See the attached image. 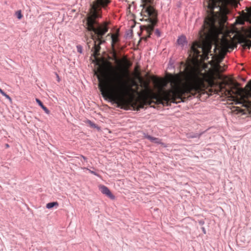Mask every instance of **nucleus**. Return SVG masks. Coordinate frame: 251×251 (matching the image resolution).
Masks as SVG:
<instances>
[{
    "mask_svg": "<svg viewBox=\"0 0 251 251\" xmlns=\"http://www.w3.org/2000/svg\"><path fill=\"white\" fill-rule=\"evenodd\" d=\"M202 133H189L186 134V136L188 138H200Z\"/></svg>",
    "mask_w": 251,
    "mask_h": 251,
    "instance_id": "ddd939ff",
    "label": "nucleus"
},
{
    "mask_svg": "<svg viewBox=\"0 0 251 251\" xmlns=\"http://www.w3.org/2000/svg\"><path fill=\"white\" fill-rule=\"evenodd\" d=\"M177 44L181 46H184L186 43V38L185 36H181L179 37L177 40Z\"/></svg>",
    "mask_w": 251,
    "mask_h": 251,
    "instance_id": "9b49d317",
    "label": "nucleus"
},
{
    "mask_svg": "<svg viewBox=\"0 0 251 251\" xmlns=\"http://www.w3.org/2000/svg\"><path fill=\"white\" fill-rule=\"evenodd\" d=\"M143 9L141 14L143 16V19L146 18L145 21H148L149 24L144 27L147 33L148 34L147 38L150 37L151 32L154 29V27L157 22V13L153 7L154 0H143Z\"/></svg>",
    "mask_w": 251,
    "mask_h": 251,
    "instance_id": "20e7f679",
    "label": "nucleus"
},
{
    "mask_svg": "<svg viewBox=\"0 0 251 251\" xmlns=\"http://www.w3.org/2000/svg\"><path fill=\"white\" fill-rule=\"evenodd\" d=\"M110 2V0H95L91 4L90 12L87 18L86 25L87 29L91 32V39L88 41V37H85L87 44L89 49H90L91 44L93 43L94 46L91 50L93 51V55L96 59L100 55V45L105 42L102 39V36L108 31V27L107 25L104 23L102 25L99 24L96 19L100 17V11L101 7H105Z\"/></svg>",
    "mask_w": 251,
    "mask_h": 251,
    "instance_id": "7ed1b4c3",
    "label": "nucleus"
},
{
    "mask_svg": "<svg viewBox=\"0 0 251 251\" xmlns=\"http://www.w3.org/2000/svg\"><path fill=\"white\" fill-rule=\"evenodd\" d=\"M155 34L158 36L159 37L160 36V32L159 30V29H156L155 30Z\"/></svg>",
    "mask_w": 251,
    "mask_h": 251,
    "instance_id": "5701e85b",
    "label": "nucleus"
},
{
    "mask_svg": "<svg viewBox=\"0 0 251 251\" xmlns=\"http://www.w3.org/2000/svg\"><path fill=\"white\" fill-rule=\"evenodd\" d=\"M80 157L82 158L85 162H87V158L83 155H80Z\"/></svg>",
    "mask_w": 251,
    "mask_h": 251,
    "instance_id": "b1692460",
    "label": "nucleus"
},
{
    "mask_svg": "<svg viewBox=\"0 0 251 251\" xmlns=\"http://www.w3.org/2000/svg\"><path fill=\"white\" fill-rule=\"evenodd\" d=\"M214 69L216 72L219 73L221 71H223L222 67L219 64V63L216 64L214 66Z\"/></svg>",
    "mask_w": 251,
    "mask_h": 251,
    "instance_id": "a211bd4d",
    "label": "nucleus"
},
{
    "mask_svg": "<svg viewBox=\"0 0 251 251\" xmlns=\"http://www.w3.org/2000/svg\"><path fill=\"white\" fill-rule=\"evenodd\" d=\"M6 147L7 148L9 147V145H8V144H6Z\"/></svg>",
    "mask_w": 251,
    "mask_h": 251,
    "instance_id": "bb28decb",
    "label": "nucleus"
},
{
    "mask_svg": "<svg viewBox=\"0 0 251 251\" xmlns=\"http://www.w3.org/2000/svg\"><path fill=\"white\" fill-rule=\"evenodd\" d=\"M15 15L18 19H21L23 17V15L21 10H18L16 12Z\"/></svg>",
    "mask_w": 251,
    "mask_h": 251,
    "instance_id": "6ab92c4d",
    "label": "nucleus"
},
{
    "mask_svg": "<svg viewBox=\"0 0 251 251\" xmlns=\"http://www.w3.org/2000/svg\"><path fill=\"white\" fill-rule=\"evenodd\" d=\"M245 41L244 39L242 40V41L240 42V43H244Z\"/></svg>",
    "mask_w": 251,
    "mask_h": 251,
    "instance_id": "a878e982",
    "label": "nucleus"
},
{
    "mask_svg": "<svg viewBox=\"0 0 251 251\" xmlns=\"http://www.w3.org/2000/svg\"><path fill=\"white\" fill-rule=\"evenodd\" d=\"M98 72L99 88L103 97L117 104L118 107L126 105L127 103L126 97L128 90L122 73L109 62L100 66Z\"/></svg>",
    "mask_w": 251,
    "mask_h": 251,
    "instance_id": "f03ea898",
    "label": "nucleus"
},
{
    "mask_svg": "<svg viewBox=\"0 0 251 251\" xmlns=\"http://www.w3.org/2000/svg\"><path fill=\"white\" fill-rule=\"evenodd\" d=\"M86 123L90 125V126L93 128H97L99 130L100 129V127L98 125H97L96 124H95V123H94L89 120H88L86 121Z\"/></svg>",
    "mask_w": 251,
    "mask_h": 251,
    "instance_id": "4468645a",
    "label": "nucleus"
},
{
    "mask_svg": "<svg viewBox=\"0 0 251 251\" xmlns=\"http://www.w3.org/2000/svg\"><path fill=\"white\" fill-rule=\"evenodd\" d=\"M36 101L38 103V104L41 107V108L44 110L45 112L47 114H49L50 113V110L46 107L45 106L43 103L41 102V101L39 100L38 99H36Z\"/></svg>",
    "mask_w": 251,
    "mask_h": 251,
    "instance_id": "f8f14e48",
    "label": "nucleus"
},
{
    "mask_svg": "<svg viewBox=\"0 0 251 251\" xmlns=\"http://www.w3.org/2000/svg\"><path fill=\"white\" fill-rule=\"evenodd\" d=\"M76 49H77V51L78 52L80 53H82V47L80 45H77L76 46Z\"/></svg>",
    "mask_w": 251,
    "mask_h": 251,
    "instance_id": "412c9836",
    "label": "nucleus"
},
{
    "mask_svg": "<svg viewBox=\"0 0 251 251\" xmlns=\"http://www.w3.org/2000/svg\"><path fill=\"white\" fill-rule=\"evenodd\" d=\"M144 137L145 138L148 139L150 140L151 142L157 144H161L163 145V143H162L161 140L156 137H153L151 136V135H148L146 133H144Z\"/></svg>",
    "mask_w": 251,
    "mask_h": 251,
    "instance_id": "1a4fd4ad",
    "label": "nucleus"
},
{
    "mask_svg": "<svg viewBox=\"0 0 251 251\" xmlns=\"http://www.w3.org/2000/svg\"><path fill=\"white\" fill-rule=\"evenodd\" d=\"M230 85H232L233 87V89H235V90L237 89V88L239 86V84L238 82H231L230 83Z\"/></svg>",
    "mask_w": 251,
    "mask_h": 251,
    "instance_id": "aec40b11",
    "label": "nucleus"
},
{
    "mask_svg": "<svg viewBox=\"0 0 251 251\" xmlns=\"http://www.w3.org/2000/svg\"><path fill=\"white\" fill-rule=\"evenodd\" d=\"M183 66V71H180V75L183 77L185 82L180 83L181 77L179 75H176L170 78L171 88L166 90L161 88L153 98L163 101V103L168 102L177 103L183 101V97L188 95L195 96L204 88L206 84L212 85L213 81V75L204 70L198 64H191L181 62Z\"/></svg>",
    "mask_w": 251,
    "mask_h": 251,
    "instance_id": "f257e3e1",
    "label": "nucleus"
},
{
    "mask_svg": "<svg viewBox=\"0 0 251 251\" xmlns=\"http://www.w3.org/2000/svg\"><path fill=\"white\" fill-rule=\"evenodd\" d=\"M222 0H208L206 1L208 15L204 20V23L209 26L214 25L216 18L219 13L222 15H227L229 13V10L226 5L222 3Z\"/></svg>",
    "mask_w": 251,
    "mask_h": 251,
    "instance_id": "39448f33",
    "label": "nucleus"
},
{
    "mask_svg": "<svg viewBox=\"0 0 251 251\" xmlns=\"http://www.w3.org/2000/svg\"><path fill=\"white\" fill-rule=\"evenodd\" d=\"M222 91H224L225 95L228 97H232L233 95L235 94V93L232 89H228L224 87L222 88Z\"/></svg>",
    "mask_w": 251,
    "mask_h": 251,
    "instance_id": "9d476101",
    "label": "nucleus"
},
{
    "mask_svg": "<svg viewBox=\"0 0 251 251\" xmlns=\"http://www.w3.org/2000/svg\"><path fill=\"white\" fill-rule=\"evenodd\" d=\"M55 206H58V203L57 201L49 202L47 204L46 207L48 209H50Z\"/></svg>",
    "mask_w": 251,
    "mask_h": 251,
    "instance_id": "2eb2a0df",
    "label": "nucleus"
},
{
    "mask_svg": "<svg viewBox=\"0 0 251 251\" xmlns=\"http://www.w3.org/2000/svg\"><path fill=\"white\" fill-rule=\"evenodd\" d=\"M212 43L209 41H203L202 43H194L191 48V51L196 59L199 57L201 59H208V54L211 52Z\"/></svg>",
    "mask_w": 251,
    "mask_h": 251,
    "instance_id": "423d86ee",
    "label": "nucleus"
},
{
    "mask_svg": "<svg viewBox=\"0 0 251 251\" xmlns=\"http://www.w3.org/2000/svg\"><path fill=\"white\" fill-rule=\"evenodd\" d=\"M200 224H203L204 223V222H200Z\"/></svg>",
    "mask_w": 251,
    "mask_h": 251,
    "instance_id": "cd10ccee",
    "label": "nucleus"
},
{
    "mask_svg": "<svg viewBox=\"0 0 251 251\" xmlns=\"http://www.w3.org/2000/svg\"><path fill=\"white\" fill-rule=\"evenodd\" d=\"M202 230L204 234H206V230H205V229L204 228V227H202Z\"/></svg>",
    "mask_w": 251,
    "mask_h": 251,
    "instance_id": "393cba45",
    "label": "nucleus"
},
{
    "mask_svg": "<svg viewBox=\"0 0 251 251\" xmlns=\"http://www.w3.org/2000/svg\"><path fill=\"white\" fill-rule=\"evenodd\" d=\"M112 40V45L117 43L118 41V35L117 34H112L111 36Z\"/></svg>",
    "mask_w": 251,
    "mask_h": 251,
    "instance_id": "dca6fc26",
    "label": "nucleus"
},
{
    "mask_svg": "<svg viewBox=\"0 0 251 251\" xmlns=\"http://www.w3.org/2000/svg\"><path fill=\"white\" fill-rule=\"evenodd\" d=\"M99 189L103 194L105 195L107 197L111 200L115 199V196L112 194L107 187L104 185H100Z\"/></svg>",
    "mask_w": 251,
    "mask_h": 251,
    "instance_id": "6e6552de",
    "label": "nucleus"
},
{
    "mask_svg": "<svg viewBox=\"0 0 251 251\" xmlns=\"http://www.w3.org/2000/svg\"><path fill=\"white\" fill-rule=\"evenodd\" d=\"M83 169H86V170H88V171H89V172L90 173H91V174H93V175H95V176H98V174H97L95 172L93 171H92V170H89V169H88V168H83Z\"/></svg>",
    "mask_w": 251,
    "mask_h": 251,
    "instance_id": "4be33fe9",
    "label": "nucleus"
},
{
    "mask_svg": "<svg viewBox=\"0 0 251 251\" xmlns=\"http://www.w3.org/2000/svg\"><path fill=\"white\" fill-rule=\"evenodd\" d=\"M0 93L6 99L8 100L10 102H12V99L11 97L7 95L0 88Z\"/></svg>",
    "mask_w": 251,
    "mask_h": 251,
    "instance_id": "f3484780",
    "label": "nucleus"
},
{
    "mask_svg": "<svg viewBox=\"0 0 251 251\" xmlns=\"http://www.w3.org/2000/svg\"><path fill=\"white\" fill-rule=\"evenodd\" d=\"M222 44L223 47L226 49L233 50L237 47V44L234 42L233 40H228L227 39H224L222 41Z\"/></svg>",
    "mask_w": 251,
    "mask_h": 251,
    "instance_id": "0eeeda50",
    "label": "nucleus"
}]
</instances>
